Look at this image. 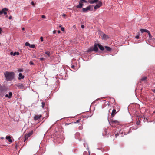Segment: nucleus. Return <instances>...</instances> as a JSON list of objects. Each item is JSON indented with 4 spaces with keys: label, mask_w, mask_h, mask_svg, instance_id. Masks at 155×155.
I'll return each instance as SVG.
<instances>
[{
    "label": "nucleus",
    "mask_w": 155,
    "mask_h": 155,
    "mask_svg": "<svg viewBox=\"0 0 155 155\" xmlns=\"http://www.w3.org/2000/svg\"><path fill=\"white\" fill-rule=\"evenodd\" d=\"M4 75L7 81H11L14 78V73L13 72L6 71L4 73Z\"/></svg>",
    "instance_id": "1"
},
{
    "label": "nucleus",
    "mask_w": 155,
    "mask_h": 155,
    "mask_svg": "<svg viewBox=\"0 0 155 155\" xmlns=\"http://www.w3.org/2000/svg\"><path fill=\"white\" fill-rule=\"evenodd\" d=\"M93 6L92 5H89L86 8H82V12H86L87 11H91L93 10Z\"/></svg>",
    "instance_id": "2"
},
{
    "label": "nucleus",
    "mask_w": 155,
    "mask_h": 155,
    "mask_svg": "<svg viewBox=\"0 0 155 155\" xmlns=\"http://www.w3.org/2000/svg\"><path fill=\"white\" fill-rule=\"evenodd\" d=\"M33 131H31L27 134H26L24 137V142H25L28 138L33 134Z\"/></svg>",
    "instance_id": "3"
},
{
    "label": "nucleus",
    "mask_w": 155,
    "mask_h": 155,
    "mask_svg": "<svg viewBox=\"0 0 155 155\" xmlns=\"http://www.w3.org/2000/svg\"><path fill=\"white\" fill-rule=\"evenodd\" d=\"M110 124L112 126H114V124H119V122L118 121L116 120H114L112 119L111 120V121L110 122Z\"/></svg>",
    "instance_id": "4"
},
{
    "label": "nucleus",
    "mask_w": 155,
    "mask_h": 155,
    "mask_svg": "<svg viewBox=\"0 0 155 155\" xmlns=\"http://www.w3.org/2000/svg\"><path fill=\"white\" fill-rule=\"evenodd\" d=\"M8 10V9L7 8H3L1 11H0V15H1L2 14H4V15H6L7 13V11Z\"/></svg>",
    "instance_id": "5"
},
{
    "label": "nucleus",
    "mask_w": 155,
    "mask_h": 155,
    "mask_svg": "<svg viewBox=\"0 0 155 155\" xmlns=\"http://www.w3.org/2000/svg\"><path fill=\"white\" fill-rule=\"evenodd\" d=\"M4 90V87H2L0 85V96L3 97L4 94L3 93V92Z\"/></svg>",
    "instance_id": "6"
},
{
    "label": "nucleus",
    "mask_w": 155,
    "mask_h": 155,
    "mask_svg": "<svg viewBox=\"0 0 155 155\" xmlns=\"http://www.w3.org/2000/svg\"><path fill=\"white\" fill-rule=\"evenodd\" d=\"M101 38L102 39L104 40H106L109 38V37L108 35H107L105 34L104 33H102V35L101 36Z\"/></svg>",
    "instance_id": "7"
},
{
    "label": "nucleus",
    "mask_w": 155,
    "mask_h": 155,
    "mask_svg": "<svg viewBox=\"0 0 155 155\" xmlns=\"http://www.w3.org/2000/svg\"><path fill=\"white\" fill-rule=\"evenodd\" d=\"M102 5V2L101 1H100L98 2V3L94 7V9L96 10L100 8Z\"/></svg>",
    "instance_id": "8"
},
{
    "label": "nucleus",
    "mask_w": 155,
    "mask_h": 155,
    "mask_svg": "<svg viewBox=\"0 0 155 155\" xmlns=\"http://www.w3.org/2000/svg\"><path fill=\"white\" fill-rule=\"evenodd\" d=\"M42 117L41 115H35L34 117V119L35 120H38L40 119L41 117Z\"/></svg>",
    "instance_id": "9"
},
{
    "label": "nucleus",
    "mask_w": 155,
    "mask_h": 155,
    "mask_svg": "<svg viewBox=\"0 0 155 155\" xmlns=\"http://www.w3.org/2000/svg\"><path fill=\"white\" fill-rule=\"evenodd\" d=\"M98 44H95L94 47H93V50H94V51L95 52H97L98 51Z\"/></svg>",
    "instance_id": "10"
},
{
    "label": "nucleus",
    "mask_w": 155,
    "mask_h": 155,
    "mask_svg": "<svg viewBox=\"0 0 155 155\" xmlns=\"http://www.w3.org/2000/svg\"><path fill=\"white\" fill-rule=\"evenodd\" d=\"M16 86L18 87L19 89H24L25 88V87L22 84H19L16 85Z\"/></svg>",
    "instance_id": "11"
},
{
    "label": "nucleus",
    "mask_w": 155,
    "mask_h": 155,
    "mask_svg": "<svg viewBox=\"0 0 155 155\" xmlns=\"http://www.w3.org/2000/svg\"><path fill=\"white\" fill-rule=\"evenodd\" d=\"M12 92H9V94H6L5 95V97H8L9 99L11 98L12 96Z\"/></svg>",
    "instance_id": "12"
},
{
    "label": "nucleus",
    "mask_w": 155,
    "mask_h": 155,
    "mask_svg": "<svg viewBox=\"0 0 155 155\" xmlns=\"http://www.w3.org/2000/svg\"><path fill=\"white\" fill-rule=\"evenodd\" d=\"M18 76L19 78L18 79L19 80H21V79H23L25 77L21 73H20L19 74Z\"/></svg>",
    "instance_id": "13"
},
{
    "label": "nucleus",
    "mask_w": 155,
    "mask_h": 155,
    "mask_svg": "<svg viewBox=\"0 0 155 155\" xmlns=\"http://www.w3.org/2000/svg\"><path fill=\"white\" fill-rule=\"evenodd\" d=\"M83 5V3H82L80 2H79V4L78 5L76 6V7L77 8H82V6Z\"/></svg>",
    "instance_id": "14"
},
{
    "label": "nucleus",
    "mask_w": 155,
    "mask_h": 155,
    "mask_svg": "<svg viewBox=\"0 0 155 155\" xmlns=\"http://www.w3.org/2000/svg\"><path fill=\"white\" fill-rule=\"evenodd\" d=\"M116 110L115 109H113L112 110V112L111 113V116L112 117H114V116L115 115L116 113Z\"/></svg>",
    "instance_id": "15"
},
{
    "label": "nucleus",
    "mask_w": 155,
    "mask_h": 155,
    "mask_svg": "<svg viewBox=\"0 0 155 155\" xmlns=\"http://www.w3.org/2000/svg\"><path fill=\"white\" fill-rule=\"evenodd\" d=\"M6 139L7 140H8L9 142L10 143H12V140L11 139V137H10V136H6Z\"/></svg>",
    "instance_id": "16"
},
{
    "label": "nucleus",
    "mask_w": 155,
    "mask_h": 155,
    "mask_svg": "<svg viewBox=\"0 0 155 155\" xmlns=\"http://www.w3.org/2000/svg\"><path fill=\"white\" fill-rule=\"evenodd\" d=\"M98 1V0H89V2L92 4L96 3Z\"/></svg>",
    "instance_id": "17"
},
{
    "label": "nucleus",
    "mask_w": 155,
    "mask_h": 155,
    "mask_svg": "<svg viewBox=\"0 0 155 155\" xmlns=\"http://www.w3.org/2000/svg\"><path fill=\"white\" fill-rule=\"evenodd\" d=\"M140 31L142 33H143L144 32H149V31L147 29H141L140 30Z\"/></svg>",
    "instance_id": "18"
},
{
    "label": "nucleus",
    "mask_w": 155,
    "mask_h": 155,
    "mask_svg": "<svg viewBox=\"0 0 155 155\" xmlns=\"http://www.w3.org/2000/svg\"><path fill=\"white\" fill-rule=\"evenodd\" d=\"M98 46L100 50L103 51L104 50V48L102 45L99 44H98Z\"/></svg>",
    "instance_id": "19"
},
{
    "label": "nucleus",
    "mask_w": 155,
    "mask_h": 155,
    "mask_svg": "<svg viewBox=\"0 0 155 155\" xmlns=\"http://www.w3.org/2000/svg\"><path fill=\"white\" fill-rule=\"evenodd\" d=\"M93 47H91L89 48L87 51V52H89L91 51H94V50H93Z\"/></svg>",
    "instance_id": "20"
},
{
    "label": "nucleus",
    "mask_w": 155,
    "mask_h": 155,
    "mask_svg": "<svg viewBox=\"0 0 155 155\" xmlns=\"http://www.w3.org/2000/svg\"><path fill=\"white\" fill-rule=\"evenodd\" d=\"M105 48H106V50L107 51H110L111 50V48L109 47H108V46H105Z\"/></svg>",
    "instance_id": "21"
},
{
    "label": "nucleus",
    "mask_w": 155,
    "mask_h": 155,
    "mask_svg": "<svg viewBox=\"0 0 155 155\" xmlns=\"http://www.w3.org/2000/svg\"><path fill=\"white\" fill-rule=\"evenodd\" d=\"M107 130L105 129L104 130V132L103 133V135H105L106 136H107V137H108V134H107Z\"/></svg>",
    "instance_id": "22"
},
{
    "label": "nucleus",
    "mask_w": 155,
    "mask_h": 155,
    "mask_svg": "<svg viewBox=\"0 0 155 155\" xmlns=\"http://www.w3.org/2000/svg\"><path fill=\"white\" fill-rule=\"evenodd\" d=\"M19 55V53L18 52H15L13 53V55L15 56V55Z\"/></svg>",
    "instance_id": "23"
},
{
    "label": "nucleus",
    "mask_w": 155,
    "mask_h": 155,
    "mask_svg": "<svg viewBox=\"0 0 155 155\" xmlns=\"http://www.w3.org/2000/svg\"><path fill=\"white\" fill-rule=\"evenodd\" d=\"M45 53L48 55V56H50V52L49 51H47L45 52Z\"/></svg>",
    "instance_id": "24"
},
{
    "label": "nucleus",
    "mask_w": 155,
    "mask_h": 155,
    "mask_svg": "<svg viewBox=\"0 0 155 155\" xmlns=\"http://www.w3.org/2000/svg\"><path fill=\"white\" fill-rule=\"evenodd\" d=\"M35 47V45L34 44H32L31 45H30L29 47L31 48H34Z\"/></svg>",
    "instance_id": "25"
},
{
    "label": "nucleus",
    "mask_w": 155,
    "mask_h": 155,
    "mask_svg": "<svg viewBox=\"0 0 155 155\" xmlns=\"http://www.w3.org/2000/svg\"><path fill=\"white\" fill-rule=\"evenodd\" d=\"M25 45L26 46H30V44H29V43L28 42H26L25 43Z\"/></svg>",
    "instance_id": "26"
},
{
    "label": "nucleus",
    "mask_w": 155,
    "mask_h": 155,
    "mask_svg": "<svg viewBox=\"0 0 155 155\" xmlns=\"http://www.w3.org/2000/svg\"><path fill=\"white\" fill-rule=\"evenodd\" d=\"M140 123V120H138L137 121L136 124L137 125H139Z\"/></svg>",
    "instance_id": "27"
},
{
    "label": "nucleus",
    "mask_w": 155,
    "mask_h": 155,
    "mask_svg": "<svg viewBox=\"0 0 155 155\" xmlns=\"http://www.w3.org/2000/svg\"><path fill=\"white\" fill-rule=\"evenodd\" d=\"M146 79V77H143L142 78H141V80L142 81H145Z\"/></svg>",
    "instance_id": "28"
},
{
    "label": "nucleus",
    "mask_w": 155,
    "mask_h": 155,
    "mask_svg": "<svg viewBox=\"0 0 155 155\" xmlns=\"http://www.w3.org/2000/svg\"><path fill=\"white\" fill-rule=\"evenodd\" d=\"M41 104H42V106H42V108H44V106L45 105V103L44 102H42L41 103Z\"/></svg>",
    "instance_id": "29"
},
{
    "label": "nucleus",
    "mask_w": 155,
    "mask_h": 155,
    "mask_svg": "<svg viewBox=\"0 0 155 155\" xmlns=\"http://www.w3.org/2000/svg\"><path fill=\"white\" fill-rule=\"evenodd\" d=\"M83 2H87L85 0H80V2L83 3Z\"/></svg>",
    "instance_id": "30"
},
{
    "label": "nucleus",
    "mask_w": 155,
    "mask_h": 155,
    "mask_svg": "<svg viewBox=\"0 0 155 155\" xmlns=\"http://www.w3.org/2000/svg\"><path fill=\"white\" fill-rule=\"evenodd\" d=\"M80 120H81V119H79L78 120H77L76 122H75L74 123H78L80 122Z\"/></svg>",
    "instance_id": "31"
},
{
    "label": "nucleus",
    "mask_w": 155,
    "mask_h": 155,
    "mask_svg": "<svg viewBox=\"0 0 155 155\" xmlns=\"http://www.w3.org/2000/svg\"><path fill=\"white\" fill-rule=\"evenodd\" d=\"M147 33H148V34L149 35V37L150 38H151V37L152 36H151V35L150 31H149V32H147Z\"/></svg>",
    "instance_id": "32"
},
{
    "label": "nucleus",
    "mask_w": 155,
    "mask_h": 155,
    "mask_svg": "<svg viewBox=\"0 0 155 155\" xmlns=\"http://www.w3.org/2000/svg\"><path fill=\"white\" fill-rule=\"evenodd\" d=\"M88 153L87 152H84L83 153V155H87Z\"/></svg>",
    "instance_id": "33"
},
{
    "label": "nucleus",
    "mask_w": 155,
    "mask_h": 155,
    "mask_svg": "<svg viewBox=\"0 0 155 155\" xmlns=\"http://www.w3.org/2000/svg\"><path fill=\"white\" fill-rule=\"evenodd\" d=\"M29 64L30 65H33L34 64V63L33 62H32V61H30V62H29Z\"/></svg>",
    "instance_id": "34"
},
{
    "label": "nucleus",
    "mask_w": 155,
    "mask_h": 155,
    "mask_svg": "<svg viewBox=\"0 0 155 155\" xmlns=\"http://www.w3.org/2000/svg\"><path fill=\"white\" fill-rule=\"evenodd\" d=\"M40 40L41 42H42L43 41V38L42 37H41Z\"/></svg>",
    "instance_id": "35"
},
{
    "label": "nucleus",
    "mask_w": 155,
    "mask_h": 155,
    "mask_svg": "<svg viewBox=\"0 0 155 155\" xmlns=\"http://www.w3.org/2000/svg\"><path fill=\"white\" fill-rule=\"evenodd\" d=\"M31 4L33 6H35V4H34V2H33L32 1L31 3Z\"/></svg>",
    "instance_id": "36"
},
{
    "label": "nucleus",
    "mask_w": 155,
    "mask_h": 155,
    "mask_svg": "<svg viewBox=\"0 0 155 155\" xmlns=\"http://www.w3.org/2000/svg\"><path fill=\"white\" fill-rule=\"evenodd\" d=\"M61 30L62 31H64V28H63V27H61Z\"/></svg>",
    "instance_id": "37"
},
{
    "label": "nucleus",
    "mask_w": 155,
    "mask_h": 155,
    "mask_svg": "<svg viewBox=\"0 0 155 155\" xmlns=\"http://www.w3.org/2000/svg\"><path fill=\"white\" fill-rule=\"evenodd\" d=\"M18 71L19 72H22L23 71V70L22 69H20L18 70Z\"/></svg>",
    "instance_id": "38"
},
{
    "label": "nucleus",
    "mask_w": 155,
    "mask_h": 155,
    "mask_svg": "<svg viewBox=\"0 0 155 155\" xmlns=\"http://www.w3.org/2000/svg\"><path fill=\"white\" fill-rule=\"evenodd\" d=\"M135 38L137 39H139V35H137L136 36Z\"/></svg>",
    "instance_id": "39"
},
{
    "label": "nucleus",
    "mask_w": 155,
    "mask_h": 155,
    "mask_svg": "<svg viewBox=\"0 0 155 155\" xmlns=\"http://www.w3.org/2000/svg\"><path fill=\"white\" fill-rule=\"evenodd\" d=\"M41 17L42 18H45L46 17L45 15H42L41 16Z\"/></svg>",
    "instance_id": "40"
},
{
    "label": "nucleus",
    "mask_w": 155,
    "mask_h": 155,
    "mask_svg": "<svg viewBox=\"0 0 155 155\" xmlns=\"http://www.w3.org/2000/svg\"><path fill=\"white\" fill-rule=\"evenodd\" d=\"M71 68L73 69H74L75 66L74 65H72L71 66Z\"/></svg>",
    "instance_id": "41"
},
{
    "label": "nucleus",
    "mask_w": 155,
    "mask_h": 155,
    "mask_svg": "<svg viewBox=\"0 0 155 155\" xmlns=\"http://www.w3.org/2000/svg\"><path fill=\"white\" fill-rule=\"evenodd\" d=\"M40 59L41 61H42L44 60V58H40Z\"/></svg>",
    "instance_id": "42"
},
{
    "label": "nucleus",
    "mask_w": 155,
    "mask_h": 155,
    "mask_svg": "<svg viewBox=\"0 0 155 155\" xmlns=\"http://www.w3.org/2000/svg\"><path fill=\"white\" fill-rule=\"evenodd\" d=\"M79 129H80V130H81L82 129V126H79Z\"/></svg>",
    "instance_id": "43"
},
{
    "label": "nucleus",
    "mask_w": 155,
    "mask_h": 155,
    "mask_svg": "<svg viewBox=\"0 0 155 155\" xmlns=\"http://www.w3.org/2000/svg\"><path fill=\"white\" fill-rule=\"evenodd\" d=\"M84 25H82L81 26V27L82 28H84Z\"/></svg>",
    "instance_id": "44"
},
{
    "label": "nucleus",
    "mask_w": 155,
    "mask_h": 155,
    "mask_svg": "<svg viewBox=\"0 0 155 155\" xmlns=\"http://www.w3.org/2000/svg\"><path fill=\"white\" fill-rule=\"evenodd\" d=\"M56 32V31L55 30H54L53 31V34H55Z\"/></svg>",
    "instance_id": "45"
},
{
    "label": "nucleus",
    "mask_w": 155,
    "mask_h": 155,
    "mask_svg": "<svg viewBox=\"0 0 155 155\" xmlns=\"http://www.w3.org/2000/svg\"><path fill=\"white\" fill-rule=\"evenodd\" d=\"M10 54L11 55H13V52H11V53H10Z\"/></svg>",
    "instance_id": "46"
},
{
    "label": "nucleus",
    "mask_w": 155,
    "mask_h": 155,
    "mask_svg": "<svg viewBox=\"0 0 155 155\" xmlns=\"http://www.w3.org/2000/svg\"><path fill=\"white\" fill-rule=\"evenodd\" d=\"M12 16H9V19H12Z\"/></svg>",
    "instance_id": "47"
},
{
    "label": "nucleus",
    "mask_w": 155,
    "mask_h": 155,
    "mask_svg": "<svg viewBox=\"0 0 155 155\" xmlns=\"http://www.w3.org/2000/svg\"><path fill=\"white\" fill-rule=\"evenodd\" d=\"M58 33H60V32H61V31L60 30H58Z\"/></svg>",
    "instance_id": "48"
},
{
    "label": "nucleus",
    "mask_w": 155,
    "mask_h": 155,
    "mask_svg": "<svg viewBox=\"0 0 155 155\" xmlns=\"http://www.w3.org/2000/svg\"><path fill=\"white\" fill-rule=\"evenodd\" d=\"M2 31V29L1 28H0V34L1 33Z\"/></svg>",
    "instance_id": "49"
},
{
    "label": "nucleus",
    "mask_w": 155,
    "mask_h": 155,
    "mask_svg": "<svg viewBox=\"0 0 155 155\" xmlns=\"http://www.w3.org/2000/svg\"><path fill=\"white\" fill-rule=\"evenodd\" d=\"M22 30H25V28H22Z\"/></svg>",
    "instance_id": "50"
},
{
    "label": "nucleus",
    "mask_w": 155,
    "mask_h": 155,
    "mask_svg": "<svg viewBox=\"0 0 155 155\" xmlns=\"http://www.w3.org/2000/svg\"><path fill=\"white\" fill-rule=\"evenodd\" d=\"M63 16H65V14H63Z\"/></svg>",
    "instance_id": "51"
},
{
    "label": "nucleus",
    "mask_w": 155,
    "mask_h": 155,
    "mask_svg": "<svg viewBox=\"0 0 155 155\" xmlns=\"http://www.w3.org/2000/svg\"><path fill=\"white\" fill-rule=\"evenodd\" d=\"M1 138L2 139H4V137H2V138Z\"/></svg>",
    "instance_id": "52"
},
{
    "label": "nucleus",
    "mask_w": 155,
    "mask_h": 155,
    "mask_svg": "<svg viewBox=\"0 0 155 155\" xmlns=\"http://www.w3.org/2000/svg\"><path fill=\"white\" fill-rule=\"evenodd\" d=\"M132 130H135V129H133V128H132Z\"/></svg>",
    "instance_id": "53"
},
{
    "label": "nucleus",
    "mask_w": 155,
    "mask_h": 155,
    "mask_svg": "<svg viewBox=\"0 0 155 155\" xmlns=\"http://www.w3.org/2000/svg\"><path fill=\"white\" fill-rule=\"evenodd\" d=\"M117 134H115V136H116V135H117Z\"/></svg>",
    "instance_id": "54"
},
{
    "label": "nucleus",
    "mask_w": 155,
    "mask_h": 155,
    "mask_svg": "<svg viewBox=\"0 0 155 155\" xmlns=\"http://www.w3.org/2000/svg\"><path fill=\"white\" fill-rule=\"evenodd\" d=\"M154 123H155V121L154 122Z\"/></svg>",
    "instance_id": "55"
}]
</instances>
